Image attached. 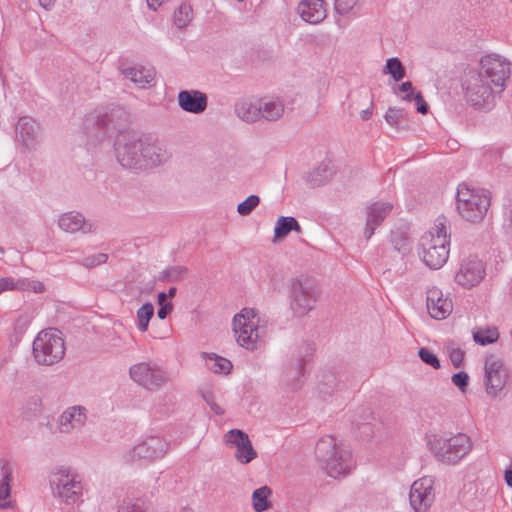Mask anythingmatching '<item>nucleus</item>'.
Masks as SVG:
<instances>
[{
    "instance_id": "5",
    "label": "nucleus",
    "mask_w": 512,
    "mask_h": 512,
    "mask_svg": "<svg viewBox=\"0 0 512 512\" xmlns=\"http://www.w3.org/2000/svg\"><path fill=\"white\" fill-rule=\"evenodd\" d=\"M48 482L53 498L59 503L75 505L82 502L83 483L79 474L71 467L58 465L51 468Z\"/></svg>"
},
{
    "instance_id": "45",
    "label": "nucleus",
    "mask_w": 512,
    "mask_h": 512,
    "mask_svg": "<svg viewBox=\"0 0 512 512\" xmlns=\"http://www.w3.org/2000/svg\"><path fill=\"white\" fill-rule=\"evenodd\" d=\"M108 255L106 253H98L95 255L87 256L82 260V265L86 268H94L98 265L106 263Z\"/></svg>"
},
{
    "instance_id": "9",
    "label": "nucleus",
    "mask_w": 512,
    "mask_h": 512,
    "mask_svg": "<svg viewBox=\"0 0 512 512\" xmlns=\"http://www.w3.org/2000/svg\"><path fill=\"white\" fill-rule=\"evenodd\" d=\"M33 357L37 364L51 366L65 355V343L57 329L40 331L33 341Z\"/></svg>"
},
{
    "instance_id": "37",
    "label": "nucleus",
    "mask_w": 512,
    "mask_h": 512,
    "mask_svg": "<svg viewBox=\"0 0 512 512\" xmlns=\"http://www.w3.org/2000/svg\"><path fill=\"white\" fill-rule=\"evenodd\" d=\"M499 338V332L496 327L478 328L473 331L474 341L482 346L492 344Z\"/></svg>"
},
{
    "instance_id": "35",
    "label": "nucleus",
    "mask_w": 512,
    "mask_h": 512,
    "mask_svg": "<svg viewBox=\"0 0 512 512\" xmlns=\"http://www.w3.org/2000/svg\"><path fill=\"white\" fill-rule=\"evenodd\" d=\"M384 118L396 130L404 129L406 126L407 114L404 109L389 107Z\"/></svg>"
},
{
    "instance_id": "40",
    "label": "nucleus",
    "mask_w": 512,
    "mask_h": 512,
    "mask_svg": "<svg viewBox=\"0 0 512 512\" xmlns=\"http://www.w3.org/2000/svg\"><path fill=\"white\" fill-rule=\"evenodd\" d=\"M148 502L143 498L127 499L123 501L118 512H147Z\"/></svg>"
},
{
    "instance_id": "30",
    "label": "nucleus",
    "mask_w": 512,
    "mask_h": 512,
    "mask_svg": "<svg viewBox=\"0 0 512 512\" xmlns=\"http://www.w3.org/2000/svg\"><path fill=\"white\" fill-rule=\"evenodd\" d=\"M235 113L237 117L247 123H253L261 119V108L259 101L252 102L247 99L239 100L235 104Z\"/></svg>"
},
{
    "instance_id": "58",
    "label": "nucleus",
    "mask_w": 512,
    "mask_h": 512,
    "mask_svg": "<svg viewBox=\"0 0 512 512\" xmlns=\"http://www.w3.org/2000/svg\"><path fill=\"white\" fill-rule=\"evenodd\" d=\"M181 512H194V511L191 509H183Z\"/></svg>"
},
{
    "instance_id": "48",
    "label": "nucleus",
    "mask_w": 512,
    "mask_h": 512,
    "mask_svg": "<svg viewBox=\"0 0 512 512\" xmlns=\"http://www.w3.org/2000/svg\"><path fill=\"white\" fill-rule=\"evenodd\" d=\"M396 93L403 94L402 99L408 102L412 101V98L415 95L413 85L410 81L403 82Z\"/></svg>"
},
{
    "instance_id": "42",
    "label": "nucleus",
    "mask_w": 512,
    "mask_h": 512,
    "mask_svg": "<svg viewBox=\"0 0 512 512\" xmlns=\"http://www.w3.org/2000/svg\"><path fill=\"white\" fill-rule=\"evenodd\" d=\"M260 198L257 195L248 196L243 202L237 206V212L241 216H248L259 205Z\"/></svg>"
},
{
    "instance_id": "22",
    "label": "nucleus",
    "mask_w": 512,
    "mask_h": 512,
    "mask_svg": "<svg viewBox=\"0 0 512 512\" xmlns=\"http://www.w3.org/2000/svg\"><path fill=\"white\" fill-rule=\"evenodd\" d=\"M179 107L192 114L203 113L208 104L207 95L199 90H181L177 96Z\"/></svg>"
},
{
    "instance_id": "17",
    "label": "nucleus",
    "mask_w": 512,
    "mask_h": 512,
    "mask_svg": "<svg viewBox=\"0 0 512 512\" xmlns=\"http://www.w3.org/2000/svg\"><path fill=\"white\" fill-rule=\"evenodd\" d=\"M484 275V263L477 257H469L462 262L455 275V281L465 288H471L479 284Z\"/></svg>"
},
{
    "instance_id": "29",
    "label": "nucleus",
    "mask_w": 512,
    "mask_h": 512,
    "mask_svg": "<svg viewBox=\"0 0 512 512\" xmlns=\"http://www.w3.org/2000/svg\"><path fill=\"white\" fill-rule=\"evenodd\" d=\"M261 108V119L276 121L280 119L285 111V105L279 98H264L259 100Z\"/></svg>"
},
{
    "instance_id": "43",
    "label": "nucleus",
    "mask_w": 512,
    "mask_h": 512,
    "mask_svg": "<svg viewBox=\"0 0 512 512\" xmlns=\"http://www.w3.org/2000/svg\"><path fill=\"white\" fill-rule=\"evenodd\" d=\"M360 0H334V7L338 14L348 15L359 5Z\"/></svg>"
},
{
    "instance_id": "56",
    "label": "nucleus",
    "mask_w": 512,
    "mask_h": 512,
    "mask_svg": "<svg viewBox=\"0 0 512 512\" xmlns=\"http://www.w3.org/2000/svg\"><path fill=\"white\" fill-rule=\"evenodd\" d=\"M176 291H177V290H176V288H175V287H171V288L168 290V293H166V294H167V296H168V297L172 298V297H174V296H175Z\"/></svg>"
},
{
    "instance_id": "8",
    "label": "nucleus",
    "mask_w": 512,
    "mask_h": 512,
    "mask_svg": "<svg viewBox=\"0 0 512 512\" xmlns=\"http://www.w3.org/2000/svg\"><path fill=\"white\" fill-rule=\"evenodd\" d=\"M469 436L458 433L449 438L434 436L430 441V449L436 459L447 465H455L472 450Z\"/></svg>"
},
{
    "instance_id": "55",
    "label": "nucleus",
    "mask_w": 512,
    "mask_h": 512,
    "mask_svg": "<svg viewBox=\"0 0 512 512\" xmlns=\"http://www.w3.org/2000/svg\"><path fill=\"white\" fill-rule=\"evenodd\" d=\"M167 297H168V296H167V294H166L165 292H160V293L158 294V304H159V305H165V304H167V303H166V299H167Z\"/></svg>"
},
{
    "instance_id": "13",
    "label": "nucleus",
    "mask_w": 512,
    "mask_h": 512,
    "mask_svg": "<svg viewBox=\"0 0 512 512\" xmlns=\"http://www.w3.org/2000/svg\"><path fill=\"white\" fill-rule=\"evenodd\" d=\"M130 378L148 390H154L168 382V375L154 362H141L129 369Z\"/></svg>"
},
{
    "instance_id": "28",
    "label": "nucleus",
    "mask_w": 512,
    "mask_h": 512,
    "mask_svg": "<svg viewBox=\"0 0 512 512\" xmlns=\"http://www.w3.org/2000/svg\"><path fill=\"white\" fill-rule=\"evenodd\" d=\"M0 472V508L6 509L12 505V502L9 500V496L11 493L13 467L7 461L3 460Z\"/></svg>"
},
{
    "instance_id": "21",
    "label": "nucleus",
    "mask_w": 512,
    "mask_h": 512,
    "mask_svg": "<svg viewBox=\"0 0 512 512\" xmlns=\"http://www.w3.org/2000/svg\"><path fill=\"white\" fill-rule=\"evenodd\" d=\"M58 226L62 231L71 234L76 232L90 234L96 231L95 225L76 211L61 214L58 219Z\"/></svg>"
},
{
    "instance_id": "31",
    "label": "nucleus",
    "mask_w": 512,
    "mask_h": 512,
    "mask_svg": "<svg viewBox=\"0 0 512 512\" xmlns=\"http://www.w3.org/2000/svg\"><path fill=\"white\" fill-rule=\"evenodd\" d=\"M291 231L301 232L298 221L291 216L279 217L274 228V241L285 238Z\"/></svg>"
},
{
    "instance_id": "1",
    "label": "nucleus",
    "mask_w": 512,
    "mask_h": 512,
    "mask_svg": "<svg viewBox=\"0 0 512 512\" xmlns=\"http://www.w3.org/2000/svg\"><path fill=\"white\" fill-rule=\"evenodd\" d=\"M510 76V62L498 55L489 54L481 58L480 70L469 71L462 89L468 105L476 110L488 112L495 106V93L504 90Z\"/></svg>"
},
{
    "instance_id": "50",
    "label": "nucleus",
    "mask_w": 512,
    "mask_h": 512,
    "mask_svg": "<svg viewBox=\"0 0 512 512\" xmlns=\"http://www.w3.org/2000/svg\"><path fill=\"white\" fill-rule=\"evenodd\" d=\"M160 308L157 311V316L159 319L163 320L165 319L168 314L171 313L173 306L172 304H165V305H159Z\"/></svg>"
},
{
    "instance_id": "57",
    "label": "nucleus",
    "mask_w": 512,
    "mask_h": 512,
    "mask_svg": "<svg viewBox=\"0 0 512 512\" xmlns=\"http://www.w3.org/2000/svg\"><path fill=\"white\" fill-rule=\"evenodd\" d=\"M509 228L512 231V208H511L510 215H509Z\"/></svg>"
},
{
    "instance_id": "14",
    "label": "nucleus",
    "mask_w": 512,
    "mask_h": 512,
    "mask_svg": "<svg viewBox=\"0 0 512 512\" xmlns=\"http://www.w3.org/2000/svg\"><path fill=\"white\" fill-rule=\"evenodd\" d=\"M168 451V443L159 436H149L129 449L125 458L128 461L148 460L154 461L164 457Z\"/></svg>"
},
{
    "instance_id": "7",
    "label": "nucleus",
    "mask_w": 512,
    "mask_h": 512,
    "mask_svg": "<svg viewBox=\"0 0 512 512\" xmlns=\"http://www.w3.org/2000/svg\"><path fill=\"white\" fill-rule=\"evenodd\" d=\"M490 201L489 191L471 188L466 183L458 185L456 208L459 215L466 221L481 222L489 209Z\"/></svg>"
},
{
    "instance_id": "16",
    "label": "nucleus",
    "mask_w": 512,
    "mask_h": 512,
    "mask_svg": "<svg viewBox=\"0 0 512 512\" xmlns=\"http://www.w3.org/2000/svg\"><path fill=\"white\" fill-rule=\"evenodd\" d=\"M224 441L236 449L234 457L241 464H248L257 457V452L253 448L249 436L242 430H229L224 435Z\"/></svg>"
},
{
    "instance_id": "33",
    "label": "nucleus",
    "mask_w": 512,
    "mask_h": 512,
    "mask_svg": "<svg viewBox=\"0 0 512 512\" xmlns=\"http://www.w3.org/2000/svg\"><path fill=\"white\" fill-rule=\"evenodd\" d=\"M201 356L205 360L206 367L214 373L227 374L232 369V363L224 357L206 352H203Z\"/></svg>"
},
{
    "instance_id": "25",
    "label": "nucleus",
    "mask_w": 512,
    "mask_h": 512,
    "mask_svg": "<svg viewBox=\"0 0 512 512\" xmlns=\"http://www.w3.org/2000/svg\"><path fill=\"white\" fill-rule=\"evenodd\" d=\"M298 13L305 22L310 24L320 23L327 16L323 0H302L298 5Z\"/></svg>"
},
{
    "instance_id": "27",
    "label": "nucleus",
    "mask_w": 512,
    "mask_h": 512,
    "mask_svg": "<svg viewBox=\"0 0 512 512\" xmlns=\"http://www.w3.org/2000/svg\"><path fill=\"white\" fill-rule=\"evenodd\" d=\"M45 287L38 280H30L28 278H0V294L8 290L32 291L34 293H42Z\"/></svg>"
},
{
    "instance_id": "44",
    "label": "nucleus",
    "mask_w": 512,
    "mask_h": 512,
    "mask_svg": "<svg viewBox=\"0 0 512 512\" xmlns=\"http://www.w3.org/2000/svg\"><path fill=\"white\" fill-rule=\"evenodd\" d=\"M419 358L427 365L434 369H440L441 363L438 357L427 348H420L418 350Z\"/></svg>"
},
{
    "instance_id": "11",
    "label": "nucleus",
    "mask_w": 512,
    "mask_h": 512,
    "mask_svg": "<svg viewBox=\"0 0 512 512\" xmlns=\"http://www.w3.org/2000/svg\"><path fill=\"white\" fill-rule=\"evenodd\" d=\"M317 291L307 278H295L289 286L290 307L295 315L304 316L317 302Z\"/></svg>"
},
{
    "instance_id": "19",
    "label": "nucleus",
    "mask_w": 512,
    "mask_h": 512,
    "mask_svg": "<svg viewBox=\"0 0 512 512\" xmlns=\"http://www.w3.org/2000/svg\"><path fill=\"white\" fill-rule=\"evenodd\" d=\"M314 352V346L311 343H303L295 350L285 366L287 377L299 380L305 374V365L311 360Z\"/></svg>"
},
{
    "instance_id": "2",
    "label": "nucleus",
    "mask_w": 512,
    "mask_h": 512,
    "mask_svg": "<svg viewBox=\"0 0 512 512\" xmlns=\"http://www.w3.org/2000/svg\"><path fill=\"white\" fill-rule=\"evenodd\" d=\"M115 154L123 168L133 171L148 170L170 158L166 148L135 134H121L115 142Z\"/></svg>"
},
{
    "instance_id": "6",
    "label": "nucleus",
    "mask_w": 512,
    "mask_h": 512,
    "mask_svg": "<svg viewBox=\"0 0 512 512\" xmlns=\"http://www.w3.org/2000/svg\"><path fill=\"white\" fill-rule=\"evenodd\" d=\"M232 327L239 346L249 351H255L261 347L265 327L261 325L258 310L243 308L233 317Z\"/></svg>"
},
{
    "instance_id": "23",
    "label": "nucleus",
    "mask_w": 512,
    "mask_h": 512,
    "mask_svg": "<svg viewBox=\"0 0 512 512\" xmlns=\"http://www.w3.org/2000/svg\"><path fill=\"white\" fill-rule=\"evenodd\" d=\"M122 74L138 88H150L155 85L156 72L152 67L133 65L122 68Z\"/></svg>"
},
{
    "instance_id": "20",
    "label": "nucleus",
    "mask_w": 512,
    "mask_h": 512,
    "mask_svg": "<svg viewBox=\"0 0 512 512\" xmlns=\"http://www.w3.org/2000/svg\"><path fill=\"white\" fill-rule=\"evenodd\" d=\"M87 421V409L84 406H71L59 416L57 425L60 433L70 434L81 429Z\"/></svg>"
},
{
    "instance_id": "3",
    "label": "nucleus",
    "mask_w": 512,
    "mask_h": 512,
    "mask_svg": "<svg viewBox=\"0 0 512 512\" xmlns=\"http://www.w3.org/2000/svg\"><path fill=\"white\" fill-rule=\"evenodd\" d=\"M315 452L326 473L332 478L345 477L355 467L351 451L334 436L322 437L317 442Z\"/></svg>"
},
{
    "instance_id": "36",
    "label": "nucleus",
    "mask_w": 512,
    "mask_h": 512,
    "mask_svg": "<svg viewBox=\"0 0 512 512\" xmlns=\"http://www.w3.org/2000/svg\"><path fill=\"white\" fill-rule=\"evenodd\" d=\"M193 19V9L188 3H181L173 14L174 24L179 29H183L189 25Z\"/></svg>"
},
{
    "instance_id": "32",
    "label": "nucleus",
    "mask_w": 512,
    "mask_h": 512,
    "mask_svg": "<svg viewBox=\"0 0 512 512\" xmlns=\"http://www.w3.org/2000/svg\"><path fill=\"white\" fill-rule=\"evenodd\" d=\"M332 176V170L327 163H321L306 175V182L311 187L325 184Z\"/></svg>"
},
{
    "instance_id": "18",
    "label": "nucleus",
    "mask_w": 512,
    "mask_h": 512,
    "mask_svg": "<svg viewBox=\"0 0 512 512\" xmlns=\"http://www.w3.org/2000/svg\"><path fill=\"white\" fill-rule=\"evenodd\" d=\"M426 304L430 316L436 320L446 319L453 310L452 300L442 290L432 287L427 290Z\"/></svg>"
},
{
    "instance_id": "34",
    "label": "nucleus",
    "mask_w": 512,
    "mask_h": 512,
    "mask_svg": "<svg viewBox=\"0 0 512 512\" xmlns=\"http://www.w3.org/2000/svg\"><path fill=\"white\" fill-rule=\"evenodd\" d=\"M271 489L268 486L260 487L252 493V506L256 512H263L270 507L269 497Z\"/></svg>"
},
{
    "instance_id": "54",
    "label": "nucleus",
    "mask_w": 512,
    "mask_h": 512,
    "mask_svg": "<svg viewBox=\"0 0 512 512\" xmlns=\"http://www.w3.org/2000/svg\"><path fill=\"white\" fill-rule=\"evenodd\" d=\"M504 480L507 486L512 488V469H508L504 473Z\"/></svg>"
},
{
    "instance_id": "38",
    "label": "nucleus",
    "mask_w": 512,
    "mask_h": 512,
    "mask_svg": "<svg viewBox=\"0 0 512 512\" xmlns=\"http://www.w3.org/2000/svg\"><path fill=\"white\" fill-rule=\"evenodd\" d=\"M383 74H389L395 81H399L405 77V69L401 61L393 57L386 61Z\"/></svg>"
},
{
    "instance_id": "15",
    "label": "nucleus",
    "mask_w": 512,
    "mask_h": 512,
    "mask_svg": "<svg viewBox=\"0 0 512 512\" xmlns=\"http://www.w3.org/2000/svg\"><path fill=\"white\" fill-rule=\"evenodd\" d=\"M434 500V480L431 477H422L414 481L410 488L409 501L415 512H427Z\"/></svg>"
},
{
    "instance_id": "4",
    "label": "nucleus",
    "mask_w": 512,
    "mask_h": 512,
    "mask_svg": "<svg viewBox=\"0 0 512 512\" xmlns=\"http://www.w3.org/2000/svg\"><path fill=\"white\" fill-rule=\"evenodd\" d=\"M420 246L422 260L431 269H439L447 262L450 234L446 217H437L431 230L421 237Z\"/></svg>"
},
{
    "instance_id": "52",
    "label": "nucleus",
    "mask_w": 512,
    "mask_h": 512,
    "mask_svg": "<svg viewBox=\"0 0 512 512\" xmlns=\"http://www.w3.org/2000/svg\"><path fill=\"white\" fill-rule=\"evenodd\" d=\"M372 114H373L372 105L370 107H368L367 109H364L360 112V116H361L362 120H369L372 117Z\"/></svg>"
},
{
    "instance_id": "41",
    "label": "nucleus",
    "mask_w": 512,
    "mask_h": 512,
    "mask_svg": "<svg viewBox=\"0 0 512 512\" xmlns=\"http://www.w3.org/2000/svg\"><path fill=\"white\" fill-rule=\"evenodd\" d=\"M186 272L183 266H171L161 272L159 279L165 282H177L184 279Z\"/></svg>"
},
{
    "instance_id": "51",
    "label": "nucleus",
    "mask_w": 512,
    "mask_h": 512,
    "mask_svg": "<svg viewBox=\"0 0 512 512\" xmlns=\"http://www.w3.org/2000/svg\"><path fill=\"white\" fill-rule=\"evenodd\" d=\"M204 398L206 402L210 405L211 410H213L217 415H222L224 413L223 409L210 399L211 396H204Z\"/></svg>"
},
{
    "instance_id": "24",
    "label": "nucleus",
    "mask_w": 512,
    "mask_h": 512,
    "mask_svg": "<svg viewBox=\"0 0 512 512\" xmlns=\"http://www.w3.org/2000/svg\"><path fill=\"white\" fill-rule=\"evenodd\" d=\"M392 204L389 202H375L367 208V221L365 228V237L369 239L375 229L384 221L386 216L392 210Z\"/></svg>"
},
{
    "instance_id": "39",
    "label": "nucleus",
    "mask_w": 512,
    "mask_h": 512,
    "mask_svg": "<svg viewBox=\"0 0 512 512\" xmlns=\"http://www.w3.org/2000/svg\"><path fill=\"white\" fill-rule=\"evenodd\" d=\"M154 315V307L151 303H145L137 311V327L141 332L148 329L149 321Z\"/></svg>"
},
{
    "instance_id": "53",
    "label": "nucleus",
    "mask_w": 512,
    "mask_h": 512,
    "mask_svg": "<svg viewBox=\"0 0 512 512\" xmlns=\"http://www.w3.org/2000/svg\"><path fill=\"white\" fill-rule=\"evenodd\" d=\"M38 2L45 10H50L55 4V0H38Z\"/></svg>"
},
{
    "instance_id": "10",
    "label": "nucleus",
    "mask_w": 512,
    "mask_h": 512,
    "mask_svg": "<svg viewBox=\"0 0 512 512\" xmlns=\"http://www.w3.org/2000/svg\"><path fill=\"white\" fill-rule=\"evenodd\" d=\"M509 381V369L504 360L494 354L486 357L484 363V387L486 394L497 398L504 391Z\"/></svg>"
},
{
    "instance_id": "12",
    "label": "nucleus",
    "mask_w": 512,
    "mask_h": 512,
    "mask_svg": "<svg viewBox=\"0 0 512 512\" xmlns=\"http://www.w3.org/2000/svg\"><path fill=\"white\" fill-rule=\"evenodd\" d=\"M15 143L23 152H34L42 143L40 124L30 116H22L15 124Z\"/></svg>"
},
{
    "instance_id": "49",
    "label": "nucleus",
    "mask_w": 512,
    "mask_h": 512,
    "mask_svg": "<svg viewBox=\"0 0 512 512\" xmlns=\"http://www.w3.org/2000/svg\"><path fill=\"white\" fill-rule=\"evenodd\" d=\"M412 100H414L416 102L417 112H419L421 114L427 113L428 105L425 102V100H424V98H423V96H422V94L420 92L415 93V95L413 96Z\"/></svg>"
},
{
    "instance_id": "46",
    "label": "nucleus",
    "mask_w": 512,
    "mask_h": 512,
    "mask_svg": "<svg viewBox=\"0 0 512 512\" xmlns=\"http://www.w3.org/2000/svg\"><path fill=\"white\" fill-rule=\"evenodd\" d=\"M448 353L453 366L460 367L464 360V351L457 347H448Z\"/></svg>"
},
{
    "instance_id": "47",
    "label": "nucleus",
    "mask_w": 512,
    "mask_h": 512,
    "mask_svg": "<svg viewBox=\"0 0 512 512\" xmlns=\"http://www.w3.org/2000/svg\"><path fill=\"white\" fill-rule=\"evenodd\" d=\"M451 380L456 387L464 392L469 384V375L464 371H460L455 373Z\"/></svg>"
},
{
    "instance_id": "26",
    "label": "nucleus",
    "mask_w": 512,
    "mask_h": 512,
    "mask_svg": "<svg viewBox=\"0 0 512 512\" xmlns=\"http://www.w3.org/2000/svg\"><path fill=\"white\" fill-rule=\"evenodd\" d=\"M123 115H125V111L121 108L112 109L111 112L95 111L85 117L84 127L86 130H88L90 126H95L98 129H107L110 126L116 128V118H119Z\"/></svg>"
}]
</instances>
